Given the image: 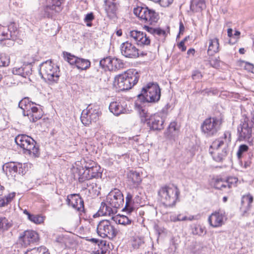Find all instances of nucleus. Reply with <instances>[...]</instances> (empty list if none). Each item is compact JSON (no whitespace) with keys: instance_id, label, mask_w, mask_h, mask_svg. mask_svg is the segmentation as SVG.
Masks as SVG:
<instances>
[{"instance_id":"nucleus-1","label":"nucleus","mask_w":254,"mask_h":254,"mask_svg":"<svg viewBox=\"0 0 254 254\" xmlns=\"http://www.w3.org/2000/svg\"><path fill=\"white\" fill-rule=\"evenodd\" d=\"M161 90L156 83H149L142 88L141 93L137 96L134 103L135 109L138 112L142 121H146L147 111L143 106L145 103H156L160 98Z\"/></svg>"},{"instance_id":"nucleus-2","label":"nucleus","mask_w":254,"mask_h":254,"mask_svg":"<svg viewBox=\"0 0 254 254\" xmlns=\"http://www.w3.org/2000/svg\"><path fill=\"white\" fill-rule=\"evenodd\" d=\"M231 141V133L230 131H225L223 136L216 139L210 146L209 153L214 160L218 162H222L227 155V147Z\"/></svg>"},{"instance_id":"nucleus-3","label":"nucleus","mask_w":254,"mask_h":254,"mask_svg":"<svg viewBox=\"0 0 254 254\" xmlns=\"http://www.w3.org/2000/svg\"><path fill=\"white\" fill-rule=\"evenodd\" d=\"M138 72L135 69H129L123 74L115 78L114 85L119 90L124 91L131 89L138 82Z\"/></svg>"},{"instance_id":"nucleus-4","label":"nucleus","mask_w":254,"mask_h":254,"mask_svg":"<svg viewBox=\"0 0 254 254\" xmlns=\"http://www.w3.org/2000/svg\"><path fill=\"white\" fill-rule=\"evenodd\" d=\"M39 73L49 84L57 82L59 79V67L51 61H47L41 64Z\"/></svg>"},{"instance_id":"nucleus-5","label":"nucleus","mask_w":254,"mask_h":254,"mask_svg":"<svg viewBox=\"0 0 254 254\" xmlns=\"http://www.w3.org/2000/svg\"><path fill=\"white\" fill-rule=\"evenodd\" d=\"M36 104L30 101L28 97H25L19 102L18 106L23 110V114L29 117V120L35 122L42 117V111L40 108L36 107Z\"/></svg>"},{"instance_id":"nucleus-6","label":"nucleus","mask_w":254,"mask_h":254,"mask_svg":"<svg viewBox=\"0 0 254 254\" xmlns=\"http://www.w3.org/2000/svg\"><path fill=\"white\" fill-rule=\"evenodd\" d=\"M179 194L178 188L173 185L162 187L158 191V195L162 203L168 207L175 205Z\"/></svg>"},{"instance_id":"nucleus-7","label":"nucleus","mask_w":254,"mask_h":254,"mask_svg":"<svg viewBox=\"0 0 254 254\" xmlns=\"http://www.w3.org/2000/svg\"><path fill=\"white\" fill-rule=\"evenodd\" d=\"M15 142L23 149L24 153L33 155L34 157L38 156L39 148L36 146V141L30 136L19 134L15 137Z\"/></svg>"},{"instance_id":"nucleus-8","label":"nucleus","mask_w":254,"mask_h":254,"mask_svg":"<svg viewBox=\"0 0 254 254\" xmlns=\"http://www.w3.org/2000/svg\"><path fill=\"white\" fill-rule=\"evenodd\" d=\"M221 124V119L217 117L206 118L201 125V132L207 137L213 136L220 130Z\"/></svg>"},{"instance_id":"nucleus-9","label":"nucleus","mask_w":254,"mask_h":254,"mask_svg":"<svg viewBox=\"0 0 254 254\" xmlns=\"http://www.w3.org/2000/svg\"><path fill=\"white\" fill-rule=\"evenodd\" d=\"M134 14L137 16L141 22L149 25L156 23L158 19V14L153 10L147 7H137L133 9Z\"/></svg>"},{"instance_id":"nucleus-10","label":"nucleus","mask_w":254,"mask_h":254,"mask_svg":"<svg viewBox=\"0 0 254 254\" xmlns=\"http://www.w3.org/2000/svg\"><path fill=\"white\" fill-rule=\"evenodd\" d=\"M101 114L98 105L90 104L86 109L83 110L80 117L81 121L85 126H89L92 122L98 121Z\"/></svg>"},{"instance_id":"nucleus-11","label":"nucleus","mask_w":254,"mask_h":254,"mask_svg":"<svg viewBox=\"0 0 254 254\" xmlns=\"http://www.w3.org/2000/svg\"><path fill=\"white\" fill-rule=\"evenodd\" d=\"M97 233L102 238L112 239L117 236L118 230L111 221L103 220L100 221L97 226Z\"/></svg>"},{"instance_id":"nucleus-12","label":"nucleus","mask_w":254,"mask_h":254,"mask_svg":"<svg viewBox=\"0 0 254 254\" xmlns=\"http://www.w3.org/2000/svg\"><path fill=\"white\" fill-rule=\"evenodd\" d=\"M120 50L122 55L128 58L135 59L139 55L144 56L147 55L145 52L139 53V50L135 46L128 41L123 43L120 46Z\"/></svg>"},{"instance_id":"nucleus-13","label":"nucleus","mask_w":254,"mask_h":254,"mask_svg":"<svg viewBox=\"0 0 254 254\" xmlns=\"http://www.w3.org/2000/svg\"><path fill=\"white\" fill-rule=\"evenodd\" d=\"M63 54L65 61L71 65H75L78 69L86 70L90 66L91 63L88 60L78 58L66 52H64Z\"/></svg>"},{"instance_id":"nucleus-14","label":"nucleus","mask_w":254,"mask_h":254,"mask_svg":"<svg viewBox=\"0 0 254 254\" xmlns=\"http://www.w3.org/2000/svg\"><path fill=\"white\" fill-rule=\"evenodd\" d=\"M107 200L109 204L116 209L123 207L124 204L123 194L119 190L117 189L109 193L107 196Z\"/></svg>"},{"instance_id":"nucleus-15","label":"nucleus","mask_w":254,"mask_h":254,"mask_svg":"<svg viewBox=\"0 0 254 254\" xmlns=\"http://www.w3.org/2000/svg\"><path fill=\"white\" fill-rule=\"evenodd\" d=\"M253 126V124L249 121L248 118H245L243 121H241V123L238 127L240 137L249 142H251L253 141L252 134Z\"/></svg>"},{"instance_id":"nucleus-16","label":"nucleus","mask_w":254,"mask_h":254,"mask_svg":"<svg viewBox=\"0 0 254 254\" xmlns=\"http://www.w3.org/2000/svg\"><path fill=\"white\" fill-rule=\"evenodd\" d=\"M141 121L142 123H146L147 126L151 129L154 130H161L164 128V120L158 114H154L148 118L147 113L146 121H142V118Z\"/></svg>"},{"instance_id":"nucleus-17","label":"nucleus","mask_w":254,"mask_h":254,"mask_svg":"<svg viewBox=\"0 0 254 254\" xmlns=\"http://www.w3.org/2000/svg\"><path fill=\"white\" fill-rule=\"evenodd\" d=\"M38 240V234L33 230L25 231L19 238V243L24 247L37 242Z\"/></svg>"},{"instance_id":"nucleus-18","label":"nucleus","mask_w":254,"mask_h":254,"mask_svg":"<svg viewBox=\"0 0 254 254\" xmlns=\"http://www.w3.org/2000/svg\"><path fill=\"white\" fill-rule=\"evenodd\" d=\"M66 202L69 206H71L77 211L79 212L84 211V201L78 194H73L68 195Z\"/></svg>"},{"instance_id":"nucleus-19","label":"nucleus","mask_w":254,"mask_h":254,"mask_svg":"<svg viewBox=\"0 0 254 254\" xmlns=\"http://www.w3.org/2000/svg\"><path fill=\"white\" fill-rule=\"evenodd\" d=\"M224 214L220 212L212 213L208 218V222L213 227H218L224 224Z\"/></svg>"},{"instance_id":"nucleus-20","label":"nucleus","mask_w":254,"mask_h":254,"mask_svg":"<svg viewBox=\"0 0 254 254\" xmlns=\"http://www.w3.org/2000/svg\"><path fill=\"white\" fill-rule=\"evenodd\" d=\"M125 102L123 101H115L111 102L109 106V110L111 112L116 116H119L125 113L126 109L125 107Z\"/></svg>"},{"instance_id":"nucleus-21","label":"nucleus","mask_w":254,"mask_h":254,"mask_svg":"<svg viewBox=\"0 0 254 254\" xmlns=\"http://www.w3.org/2000/svg\"><path fill=\"white\" fill-rule=\"evenodd\" d=\"M253 196L250 193L244 195L242 197L241 209L243 215H245L251 209L253 202Z\"/></svg>"},{"instance_id":"nucleus-22","label":"nucleus","mask_w":254,"mask_h":254,"mask_svg":"<svg viewBox=\"0 0 254 254\" xmlns=\"http://www.w3.org/2000/svg\"><path fill=\"white\" fill-rule=\"evenodd\" d=\"M105 9L108 16L111 18H114L116 16L118 10V4L109 0H104Z\"/></svg>"},{"instance_id":"nucleus-23","label":"nucleus","mask_w":254,"mask_h":254,"mask_svg":"<svg viewBox=\"0 0 254 254\" xmlns=\"http://www.w3.org/2000/svg\"><path fill=\"white\" fill-rule=\"evenodd\" d=\"M15 33V32L12 33L11 31H10L9 28L0 25V41L6 39H11L12 41L15 40L16 39Z\"/></svg>"},{"instance_id":"nucleus-24","label":"nucleus","mask_w":254,"mask_h":254,"mask_svg":"<svg viewBox=\"0 0 254 254\" xmlns=\"http://www.w3.org/2000/svg\"><path fill=\"white\" fill-rule=\"evenodd\" d=\"M219 40L217 38L209 39L208 40V48L207 54L209 56H213L219 52Z\"/></svg>"},{"instance_id":"nucleus-25","label":"nucleus","mask_w":254,"mask_h":254,"mask_svg":"<svg viewBox=\"0 0 254 254\" xmlns=\"http://www.w3.org/2000/svg\"><path fill=\"white\" fill-rule=\"evenodd\" d=\"M12 72L14 74L19 75L23 77H26L27 76L31 74V65H23L19 67H15L13 68Z\"/></svg>"},{"instance_id":"nucleus-26","label":"nucleus","mask_w":254,"mask_h":254,"mask_svg":"<svg viewBox=\"0 0 254 254\" xmlns=\"http://www.w3.org/2000/svg\"><path fill=\"white\" fill-rule=\"evenodd\" d=\"M116 212L117 210L115 208H112L111 206H108L107 204L104 202L101 203L100 207L98 210L99 214L102 216H110Z\"/></svg>"},{"instance_id":"nucleus-27","label":"nucleus","mask_w":254,"mask_h":254,"mask_svg":"<svg viewBox=\"0 0 254 254\" xmlns=\"http://www.w3.org/2000/svg\"><path fill=\"white\" fill-rule=\"evenodd\" d=\"M128 182L133 185L138 186L141 182V178L139 173L136 171H130L127 174Z\"/></svg>"},{"instance_id":"nucleus-28","label":"nucleus","mask_w":254,"mask_h":254,"mask_svg":"<svg viewBox=\"0 0 254 254\" xmlns=\"http://www.w3.org/2000/svg\"><path fill=\"white\" fill-rule=\"evenodd\" d=\"M190 9L193 12H199L205 8L204 0H191Z\"/></svg>"},{"instance_id":"nucleus-29","label":"nucleus","mask_w":254,"mask_h":254,"mask_svg":"<svg viewBox=\"0 0 254 254\" xmlns=\"http://www.w3.org/2000/svg\"><path fill=\"white\" fill-rule=\"evenodd\" d=\"M2 170L6 175L9 173L12 176H15L17 173V164L14 163L5 164L3 166Z\"/></svg>"},{"instance_id":"nucleus-30","label":"nucleus","mask_w":254,"mask_h":254,"mask_svg":"<svg viewBox=\"0 0 254 254\" xmlns=\"http://www.w3.org/2000/svg\"><path fill=\"white\" fill-rule=\"evenodd\" d=\"M151 40L149 36H147L145 33L140 32V35L138 36L136 44L140 47H144L150 45Z\"/></svg>"},{"instance_id":"nucleus-31","label":"nucleus","mask_w":254,"mask_h":254,"mask_svg":"<svg viewBox=\"0 0 254 254\" xmlns=\"http://www.w3.org/2000/svg\"><path fill=\"white\" fill-rule=\"evenodd\" d=\"M151 40L149 36H147L145 33L140 32V35L138 36L136 44L140 47H144L150 45Z\"/></svg>"},{"instance_id":"nucleus-32","label":"nucleus","mask_w":254,"mask_h":254,"mask_svg":"<svg viewBox=\"0 0 254 254\" xmlns=\"http://www.w3.org/2000/svg\"><path fill=\"white\" fill-rule=\"evenodd\" d=\"M132 197L133 195L131 193L129 192L127 193L126 205L123 209V211H126L128 214L132 212L134 210V207H133Z\"/></svg>"},{"instance_id":"nucleus-33","label":"nucleus","mask_w":254,"mask_h":254,"mask_svg":"<svg viewBox=\"0 0 254 254\" xmlns=\"http://www.w3.org/2000/svg\"><path fill=\"white\" fill-rule=\"evenodd\" d=\"M77 170H79L78 180L79 182H84L86 181H88L89 180L92 179L90 174V171L88 170H84L83 167H82L81 169L77 168Z\"/></svg>"},{"instance_id":"nucleus-34","label":"nucleus","mask_w":254,"mask_h":254,"mask_svg":"<svg viewBox=\"0 0 254 254\" xmlns=\"http://www.w3.org/2000/svg\"><path fill=\"white\" fill-rule=\"evenodd\" d=\"M113 220L117 223L123 225L130 224L131 220L125 215H118L115 217H113Z\"/></svg>"},{"instance_id":"nucleus-35","label":"nucleus","mask_w":254,"mask_h":254,"mask_svg":"<svg viewBox=\"0 0 254 254\" xmlns=\"http://www.w3.org/2000/svg\"><path fill=\"white\" fill-rule=\"evenodd\" d=\"M112 59L113 58L110 57L103 58L100 61L99 64L100 67L105 70H111V67L112 66Z\"/></svg>"},{"instance_id":"nucleus-36","label":"nucleus","mask_w":254,"mask_h":254,"mask_svg":"<svg viewBox=\"0 0 254 254\" xmlns=\"http://www.w3.org/2000/svg\"><path fill=\"white\" fill-rule=\"evenodd\" d=\"M24 254H50L48 250L44 246L28 250Z\"/></svg>"},{"instance_id":"nucleus-37","label":"nucleus","mask_w":254,"mask_h":254,"mask_svg":"<svg viewBox=\"0 0 254 254\" xmlns=\"http://www.w3.org/2000/svg\"><path fill=\"white\" fill-rule=\"evenodd\" d=\"M228 187L230 188L231 184H230L229 179L227 181H224L222 179H217L214 184V187L218 190H223Z\"/></svg>"},{"instance_id":"nucleus-38","label":"nucleus","mask_w":254,"mask_h":254,"mask_svg":"<svg viewBox=\"0 0 254 254\" xmlns=\"http://www.w3.org/2000/svg\"><path fill=\"white\" fill-rule=\"evenodd\" d=\"M191 233L194 235L201 236L206 234V231L199 225H194L191 228Z\"/></svg>"},{"instance_id":"nucleus-39","label":"nucleus","mask_w":254,"mask_h":254,"mask_svg":"<svg viewBox=\"0 0 254 254\" xmlns=\"http://www.w3.org/2000/svg\"><path fill=\"white\" fill-rule=\"evenodd\" d=\"M124 66V64L122 60L117 59L113 58L112 66L111 67V70H116L121 68H123Z\"/></svg>"},{"instance_id":"nucleus-40","label":"nucleus","mask_w":254,"mask_h":254,"mask_svg":"<svg viewBox=\"0 0 254 254\" xmlns=\"http://www.w3.org/2000/svg\"><path fill=\"white\" fill-rule=\"evenodd\" d=\"M90 171V176L93 178H99L101 177L102 173L100 172V167L97 165L88 170Z\"/></svg>"},{"instance_id":"nucleus-41","label":"nucleus","mask_w":254,"mask_h":254,"mask_svg":"<svg viewBox=\"0 0 254 254\" xmlns=\"http://www.w3.org/2000/svg\"><path fill=\"white\" fill-rule=\"evenodd\" d=\"M9 63L10 59L8 56L4 54L0 55V67L7 66Z\"/></svg>"},{"instance_id":"nucleus-42","label":"nucleus","mask_w":254,"mask_h":254,"mask_svg":"<svg viewBox=\"0 0 254 254\" xmlns=\"http://www.w3.org/2000/svg\"><path fill=\"white\" fill-rule=\"evenodd\" d=\"M28 219L36 224H41L44 221L43 217L39 215L31 214Z\"/></svg>"},{"instance_id":"nucleus-43","label":"nucleus","mask_w":254,"mask_h":254,"mask_svg":"<svg viewBox=\"0 0 254 254\" xmlns=\"http://www.w3.org/2000/svg\"><path fill=\"white\" fill-rule=\"evenodd\" d=\"M140 31L136 30H130L128 34V36L132 40L134 41L135 43L138 39V37L140 35Z\"/></svg>"},{"instance_id":"nucleus-44","label":"nucleus","mask_w":254,"mask_h":254,"mask_svg":"<svg viewBox=\"0 0 254 254\" xmlns=\"http://www.w3.org/2000/svg\"><path fill=\"white\" fill-rule=\"evenodd\" d=\"M144 242L142 238H136L132 242V246L135 249H138L142 247Z\"/></svg>"},{"instance_id":"nucleus-45","label":"nucleus","mask_w":254,"mask_h":254,"mask_svg":"<svg viewBox=\"0 0 254 254\" xmlns=\"http://www.w3.org/2000/svg\"><path fill=\"white\" fill-rule=\"evenodd\" d=\"M94 19V16L92 12L87 14L84 19V21L86 23L88 27H91L92 25V21Z\"/></svg>"},{"instance_id":"nucleus-46","label":"nucleus","mask_w":254,"mask_h":254,"mask_svg":"<svg viewBox=\"0 0 254 254\" xmlns=\"http://www.w3.org/2000/svg\"><path fill=\"white\" fill-rule=\"evenodd\" d=\"M107 242L104 240H100L99 243L98 244L99 248L101 249L102 252L106 251L108 250V248L109 247V244H107Z\"/></svg>"},{"instance_id":"nucleus-47","label":"nucleus","mask_w":254,"mask_h":254,"mask_svg":"<svg viewBox=\"0 0 254 254\" xmlns=\"http://www.w3.org/2000/svg\"><path fill=\"white\" fill-rule=\"evenodd\" d=\"M248 146L247 145L243 144L239 146V150L237 152V155L239 158L241 157L242 154L248 151Z\"/></svg>"},{"instance_id":"nucleus-48","label":"nucleus","mask_w":254,"mask_h":254,"mask_svg":"<svg viewBox=\"0 0 254 254\" xmlns=\"http://www.w3.org/2000/svg\"><path fill=\"white\" fill-rule=\"evenodd\" d=\"M218 58H214L210 61V64L211 66L218 68L220 66V60Z\"/></svg>"},{"instance_id":"nucleus-49","label":"nucleus","mask_w":254,"mask_h":254,"mask_svg":"<svg viewBox=\"0 0 254 254\" xmlns=\"http://www.w3.org/2000/svg\"><path fill=\"white\" fill-rule=\"evenodd\" d=\"M8 227L7 220L5 217H0V229H7Z\"/></svg>"},{"instance_id":"nucleus-50","label":"nucleus","mask_w":254,"mask_h":254,"mask_svg":"<svg viewBox=\"0 0 254 254\" xmlns=\"http://www.w3.org/2000/svg\"><path fill=\"white\" fill-rule=\"evenodd\" d=\"M97 166L96 163L93 161H89V162H86L85 164L83 167L87 170H89L90 169L94 167L95 166Z\"/></svg>"},{"instance_id":"nucleus-51","label":"nucleus","mask_w":254,"mask_h":254,"mask_svg":"<svg viewBox=\"0 0 254 254\" xmlns=\"http://www.w3.org/2000/svg\"><path fill=\"white\" fill-rule=\"evenodd\" d=\"M173 1V0H158L157 2H159L163 7H167L171 4Z\"/></svg>"},{"instance_id":"nucleus-52","label":"nucleus","mask_w":254,"mask_h":254,"mask_svg":"<svg viewBox=\"0 0 254 254\" xmlns=\"http://www.w3.org/2000/svg\"><path fill=\"white\" fill-rule=\"evenodd\" d=\"M187 40V38H185L184 40L181 41L178 44V48L182 51L184 52L186 50L187 48L185 45V42Z\"/></svg>"},{"instance_id":"nucleus-53","label":"nucleus","mask_w":254,"mask_h":254,"mask_svg":"<svg viewBox=\"0 0 254 254\" xmlns=\"http://www.w3.org/2000/svg\"><path fill=\"white\" fill-rule=\"evenodd\" d=\"M154 35L165 36L166 35V32L160 28H155Z\"/></svg>"},{"instance_id":"nucleus-54","label":"nucleus","mask_w":254,"mask_h":254,"mask_svg":"<svg viewBox=\"0 0 254 254\" xmlns=\"http://www.w3.org/2000/svg\"><path fill=\"white\" fill-rule=\"evenodd\" d=\"M25 169L22 167V164H17V173L19 175H24L25 174Z\"/></svg>"},{"instance_id":"nucleus-55","label":"nucleus","mask_w":254,"mask_h":254,"mask_svg":"<svg viewBox=\"0 0 254 254\" xmlns=\"http://www.w3.org/2000/svg\"><path fill=\"white\" fill-rule=\"evenodd\" d=\"M176 123H171L169 125V129L170 132H173V131H175L178 130V128L176 127Z\"/></svg>"},{"instance_id":"nucleus-56","label":"nucleus","mask_w":254,"mask_h":254,"mask_svg":"<svg viewBox=\"0 0 254 254\" xmlns=\"http://www.w3.org/2000/svg\"><path fill=\"white\" fill-rule=\"evenodd\" d=\"M245 68L246 70H247L249 71H252V70L254 68V66L252 64H250L248 62H246Z\"/></svg>"},{"instance_id":"nucleus-57","label":"nucleus","mask_w":254,"mask_h":254,"mask_svg":"<svg viewBox=\"0 0 254 254\" xmlns=\"http://www.w3.org/2000/svg\"><path fill=\"white\" fill-rule=\"evenodd\" d=\"M143 28L146 30L148 32L154 35L155 28H153L149 27V26L145 25L144 26Z\"/></svg>"},{"instance_id":"nucleus-58","label":"nucleus","mask_w":254,"mask_h":254,"mask_svg":"<svg viewBox=\"0 0 254 254\" xmlns=\"http://www.w3.org/2000/svg\"><path fill=\"white\" fill-rule=\"evenodd\" d=\"M14 196H15V193H12L9 194L7 196H6L5 197V200L7 202V204H8V203L10 202L11 201V200L12 199V198Z\"/></svg>"},{"instance_id":"nucleus-59","label":"nucleus","mask_w":254,"mask_h":254,"mask_svg":"<svg viewBox=\"0 0 254 254\" xmlns=\"http://www.w3.org/2000/svg\"><path fill=\"white\" fill-rule=\"evenodd\" d=\"M86 186L88 188H91L92 190H93L95 188H97V185L96 183H91L90 182H87Z\"/></svg>"},{"instance_id":"nucleus-60","label":"nucleus","mask_w":254,"mask_h":254,"mask_svg":"<svg viewBox=\"0 0 254 254\" xmlns=\"http://www.w3.org/2000/svg\"><path fill=\"white\" fill-rule=\"evenodd\" d=\"M179 30H180V33H183V32L185 30V27L184 26L183 23L182 22H180Z\"/></svg>"},{"instance_id":"nucleus-61","label":"nucleus","mask_w":254,"mask_h":254,"mask_svg":"<svg viewBox=\"0 0 254 254\" xmlns=\"http://www.w3.org/2000/svg\"><path fill=\"white\" fill-rule=\"evenodd\" d=\"M194 53H195V50L193 48L189 49L187 52V54L188 55H191L192 56H193L194 55Z\"/></svg>"},{"instance_id":"nucleus-62","label":"nucleus","mask_w":254,"mask_h":254,"mask_svg":"<svg viewBox=\"0 0 254 254\" xmlns=\"http://www.w3.org/2000/svg\"><path fill=\"white\" fill-rule=\"evenodd\" d=\"M89 241L93 243H95L96 244H98V243H99V240L98 239H96V238H91L90 239H89L88 240Z\"/></svg>"},{"instance_id":"nucleus-63","label":"nucleus","mask_w":254,"mask_h":254,"mask_svg":"<svg viewBox=\"0 0 254 254\" xmlns=\"http://www.w3.org/2000/svg\"><path fill=\"white\" fill-rule=\"evenodd\" d=\"M7 204V202L4 199H0V207L4 206Z\"/></svg>"},{"instance_id":"nucleus-64","label":"nucleus","mask_w":254,"mask_h":254,"mask_svg":"<svg viewBox=\"0 0 254 254\" xmlns=\"http://www.w3.org/2000/svg\"><path fill=\"white\" fill-rule=\"evenodd\" d=\"M249 122L254 125V111L251 114V121Z\"/></svg>"}]
</instances>
